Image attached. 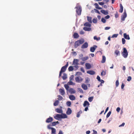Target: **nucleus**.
<instances>
[{
	"label": "nucleus",
	"instance_id": "f257e3e1",
	"mask_svg": "<svg viewBox=\"0 0 134 134\" xmlns=\"http://www.w3.org/2000/svg\"><path fill=\"white\" fill-rule=\"evenodd\" d=\"M84 42V40L83 39L82 40H78L76 41L74 43V47L76 48L80 44H83Z\"/></svg>",
	"mask_w": 134,
	"mask_h": 134
},
{
	"label": "nucleus",
	"instance_id": "f03ea898",
	"mask_svg": "<svg viewBox=\"0 0 134 134\" xmlns=\"http://www.w3.org/2000/svg\"><path fill=\"white\" fill-rule=\"evenodd\" d=\"M75 8H76V13L79 15H81L82 10L81 8V6H78L77 7H76Z\"/></svg>",
	"mask_w": 134,
	"mask_h": 134
},
{
	"label": "nucleus",
	"instance_id": "7ed1b4c3",
	"mask_svg": "<svg viewBox=\"0 0 134 134\" xmlns=\"http://www.w3.org/2000/svg\"><path fill=\"white\" fill-rule=\"evenodd\" d=\"M122 56L125 58H126L128 55V53L125 48H123V51L122 53Z\"/></svg>",
	"mask_w": 134,
	"mask_h": 134
},
{
	"label": "nucleus",
	"instance_id": "20e7f679",
	"mask_svg": "<svg viewBox=\"0 0 134 134\" xmlns=\"http://www.w3.org/2000/svg\"><path fill=\"white\" fill-rule=\"evenodd\" d=\"M75 79L76 82L78 83L81 82L83 80V79L79 76L76 77Z\"/></svg>",
	"mask_w": 134,
	"mask_h": 134
},
{
	"label": "nucleus",
	"instance_id": "39448f33",
	"mask_svg": "<svg viewBox=\"0 0 134 134\" xmlns=\"http://www.w3.org/2000/svg\"><path fill=\"white\" fill-rule=\"evenodd\" d=\"M68 65V63L67 62L66 64L64 66H63L62 68L60 71H62V72H64L66 71V68Z\"/></svg>",
	"mask_w": 134,
	"mask_h": 134
},
{
	"label": "nucleus",
	"instance_id": "423d86ee",
	"mask_svg": "<svg viewBox=\"0 0 134 134\" xmlns=\"http://www.w3.org/2000/svg\"><path fill=\"white\" fill-rule=\"evenodd\" d=\"M127 14L125 11H124L123 14L121 16V20L124 21L125 20V19L126 17Z\"/></svg>",
	"mask_w": 134,
	"mask_h": 134
},
{
	"label": "nucleus",
	"instance_id": "0eeeda50",
	"mask_svg": "<svg viewBox=\"0 0 134 134\" xmlns=\"http://www.w3.org/2000/svg\"><path fill=\"white\" fill-rule=\"evenodd\" d=\"M97 47L96 45H94L93 47H91L90 48V51L92 52H94L96 48Z\"/></svg>",
	"mask_w": 134,
	"mask_h": 134
},
{
	"label": "nucleus",
	"instance_id": "6e6552de",
	"mask_svg": "<svg viewBox=\"0 0 134 134\" xmlns=\"http://www.w3.org/2000/svg\"><path fill=\"white\" fill-rule=\"evenodd\" d=\"M59 91L60 94L62 95H63L65 94V92L64 91V89L63 88H60L59 90Z\"/></svg>",
	"mask_w": 134,
	"mask_h": 134
},
{
	"label": "nucleus",
	"instance_id": "1a4fd4ad",
	"mask_svg": "<svg viewBox=\"0 0 134 134\" xmlns=\"http://www.w3.org/2000/svg\"><path fill=\"white\" fill-rule=\"evenodd\" d=\"M88 43L87 42H85L82 46L81 48L82 49L86 48L88 47Z\"/></svg>",
	"mask_w": 134,
	"mask_h": 134
},
{
	"label": "nucleus",
	"instance_id": "9d476101",
	"mask_svg": "<svg viewBox=\"0 0 134 134\" xmlns=\"http://www.w3.org/2000/svg\"><path fill=\"white\" fill-rule=\"evenodd\" d=\"M79 60L78 59H74L73 62L72 64L74 65H79L78 62Z\"/></svg>",
	"mask_w": 134,
	"mask_h": 134
},
{
	"label": "nucleus",
	"instance_id": "9b49d317",
	"mask_svg": "<svg viewBox=\"0 0 134 134\" xmlns=\"http://www.w3.org/2000/svg\"><path fill=\"white\" fill-rule=\"evenodd\" d=\"M53 120V118L51 117H50L47 119L46 120V122L47 123H49L52 122Z\"/></svg>",
	"mask_w": 134,
	"mask_h": 134
},
{
	"label": "nucleus",
	"instance_id": "f8f14e48",
	"mask_svg": "<svg viewBox=\"0 0 134 134\" xmlns=\"http://www.w3.org/2000/svg\"><path fill=\"white\" fill-rule=\"evenodd\" d=\"M85 66L86 69H89L91 68L90 64L88 63H86L85 64Z\"/></svg>",
	"mask_w": 134,
	"mask_h": 134
},
{
	"label": "nucleus",
	"instance_id": "ddd939ff",
	"mask_svg": "<svg viewBox=\"0 0 134 134\" xmlns=\"http://www.w3.org/2000/svg\"><path fill=\"white\" fill-rule=\"evenodd\" d=\"M68 91L71 94H74L75 93V91L72 88H70L68 90Z\"/></svg>",
	"mask_w": 134,
	"mask_h": 134
},
{
	"label": "nucleus",
	"instance_id": "4468645a",
	"mask_svg": "<svg viewBox=\"0 0 134 134\" xmlns=\"http://www.w3.org/2000/svg\"><path fill=\"white\" fill-rule=\"evenodd\" d=\"M54 118L57 120H58V119H61V114H57L56 115L54 116Z\"/></svg>",
	"mask_w": 134,
	"mask_h": 134
},
{
	"label": "nucleus",
	"instance_id": "2eb2a0df",
	"mask_svg": "<svg viewBox=\"0 0 134 134\" xmlns=\"http://www.w3.org/2000/svg\"><path fill=\"white\" fill-rule=\"evenodd\" d=\"M71 113L72 110L71 109L69 108H68L67 109V110L66 112V114L68 115H69Z\"/></svg>",
	"mask_w": 134,
	"mask_h": 134
},
{
	"label": "nucleus",
	"instance_id": "dca6fc26",
	"mask_svg": "<svg viewBox=\"0 0 134 134\" xmlns=\"http://www.w3.org/2000/svg\"><path fill=\"white\" fill-rule=\"evenodd\" d=\"M87 74H88L91 75H94L95 73V72L93 70H89L87 71Z\"/></svg>",
	"mask_w": 134,
	"mask_h": 134
},
{
	"label": "nucleus",
	"instance_id": "f3484780",
	"mask_svg": "<svg viewBox=\"0 0 134 134\" xmlns=\"http://www.w3.org/2000/svg\"><path fill=\"white\" fill-rule=\"evenodd\" d=\"M82 88L85 90H87L88 89L87 87V85L84 83H83L81 85Z\"/></svg>",
	"mask_w": 134,
	"mask_h": 134
},
{
	"label": "nucleus",
	"instance_id": "a211bd4d",
	"mask_svg": "<svg viewBox=\"0 0 134 134\" xmlns=\"http://www.w3.org/2000/svg\"><path fill=\"white\" fill-rule=\"evenodd\" d=\"M124 37L127 40H129L130 38L129 35H127L126 33H124Z\"/></svg>",
	"mask_w": 134,
	"mask_h": 134
},
{
	"label": "nucleus",
	"instance_id": "6ab92c4d",
	"mask_svg": "<svg viewBox=\"0 0 134 134\" xmlns=\"http://www.w3.org/2000/svg\"><path fill=\"white\" fill-rule=\"evenodd\" d=\"M61 119H65L67 118L68 116L66 114H65L62 113L61 114Z\"/></svg>",
	"mask_w": 134,
	"mask_h": 134
},
{
	"label": "nucleus",
	"instance_id": "aec40b11",
	"mask_svg": "<svg viewBox=\"0 0 134 134\" xmlns=\"http://www.w3.org/2000/svg\"><path fill=\"white\" fill-rule=\"evenodd\" d=\"M55 111L57 113H62L63 112L62 110L60 109L59 108H57L55 109Z\"/></svg>",
	"mask_w": 134,
	"mask_h": 134
},
{
	"label": "nucleus",
	"instance_id": "412c9836",
	"mask_svg": "<svg viewBox=\"0 0 134 134\" xmlns=\"http://www.w3.org/2000/svg\"><path fill=\"white\" fill-rule=\"evenodd\" d=\"M100 12L102 14L105 15H107L108 14V13L107 11H105L104 10H100Z\"/></svg>",
	"mask_w": 134,
	"mask_h": 134
},
{
	"label": "nucleus",
	"instance_id": "4be33fe9",
	"mask_svg": "<svg viewBox=\"0 0 134 134\" xmlns=\"http://www.w3.org/2000/svg\"><path fill=\"white\" fill-rule=\"evenodd\" d=\"M120 8L119 10V12L120 13H122L123 11V7L121 4H120Z\"/></svg>",
	"mask_w": 134,
	"mask_h": 134
},
{
	"label": "nucleus",
	"instance_id": "5701e85b",
	"mask_svg": "<svg viewBox=\"0 0 134 134\" xmlns=\"http://www.w3.org/2000/svg\"><path fill=\"white\" fill-rule=\"evenodd\" d=\"M70 99L72 100H74L75 99V97L73 95H70L69 96Z\"/></svg>",
	"mask_w": 134,
	"mask_h": 134
},
{
	"label": "nucleus",
	"instance_id": "b1692460",
	"mask_svg": "<svg viewBox=\"0 0 134 134\" xmlns=\"http://www.w3.org/2000/svg\"><path fill=\"white\" fill-rule=\"evenodd\" d=\"M73 37L75 38H77L79 37L78 34L76 33H75L73 35Z\"/></svg>",
	"mask_w": 134,
	"mask_h": 134
},
{
	"label": "nucleus",
	"instance_id": "393cba45",
	"mask_svg": "<svg viewBox=\"0 0 134 134\" xmlns=\"http://www.w3.org/2000/svg\"><path fill=\"white\" fill-rule=\"evenodd\" d=\"M90 105L89 103L87 101H85L84 102L83 104V106L84 107H86L87 105L88 106Z\"/></svg>",
	"mask_w": 134,
	"mask_h": 134
},
{
	"label": "nucleus",
	"instance_id": "a878e982",
	"mask_svg": "<svg viewBox=\"0 0 134 134\" xmlns=\"http://www.w3.org/2000/svg\"><path fill=\"white\" fill-rule=\"evenodd\" d=\"M59 122L58 121L56 122H53L51 123V126H54L56 125L57 124H59Z\"/></svg>",
	"mask_w": 134,
	"mask_h": 134
},
{
	"label": "nucleus",
	"instance_id": "bb28decb",
	"mask_svg": "<svg viewBox=\"0 0 134 134\" xmlns=\"http://www.w3.org/2000/svg\"><path fill=\"white\" fill-rule=\"evenodd\" d=\"M83 29L84 30L86 31H90L91 30V29L90 28H88L86 27H84Z\"/></svg>",
	"mask_w": 134,
	"mask_h": 134
},
{
	"label": "nucleus",
	"instance_id": "cd10ccee",
	"mask_svg": "<svg viewBox=\"0 0 134 134\" xmlns=\"http://www.w3.org/2000/svg\"><path fill=\"white\" fill-rule=\"evenodd\" d=\"M94 5L95 6L96 8L98 9H102V8L99 7L98 4L97 3H95L94 4Z\"/></svg>",
	"mask_w": 134,
	"mask_h": 134
},
{
	"label": "nucleus",
	"instance_id": "c85d7f7f",
	"mask_svg": "<svg viewBox=\"0 0 134 134\" xmlns=\"http://www.w3.org/2000/svg\"><path fill=\"white\" fill-rule=\"evenodd\" d=\"M62 78L63 80H65L67 78V74L64 73L63 74V76H62Z\"/></svg>",
	"mask_w": 134,
	"mask_h": 134
},
{
	"label": "nucleus",
	"instance_id": "c756f323",
	"mask_svg": "<svg viewBox=\"0 0 134 134\" xmlns=\"http://www.w3.org/2000/svg\"><path fill=\"white\" fill-rule=\"evenodd\" d=\"M88 58V57L87 56H86L85 57H83L81 58V60L83 61H85Z\"/></svg>",
	"mask_w": 134,
	"mask_h": 134
},
{
	"label": "nucleus",
	"instance_id": "7c9ffc66",
	"mask_svg": "<svg viewBox=\"0 0 134 134\" xmlns=\"http://www.w3.org/2000/svg\"><path fill=\"white\" fill-rule=\"evenodd\" d=\"M92 18L91 17H89L88 16H87V20L90 23H92Z\"/></svg>",
	"mask_w": 134,
	"mask_h": 134
},
{
	"label": "nucleus",
	"instance_id": "2f4dec72",
	"mask_svg": "<svg viewBox=\"0 0 134 134\" xmlns=\"http://www.w3.org/2000/svg\"><path fill=\"white\" fill-rule=\"evenodd\" d=\"M59 103V102L58 100H56L54 103V106H56Z\"/></svg>",
	"mask_w": 134,
	"mask_h": 134
},
{
	"label": "nucleus",
	"instance_id": "473e14b6",
	"mask_svg": "<svg viewBox=\"0 0 134 134\" xmlns=\"http://www.w3.org/2000/svg\"><path fill=\"white\" fill-rule=\"evenodd\" d=\"M106 58L105 56L104 55L102 56V59L101 62L102 63H103L105 62V61Z\"/></svg>",
	"mask_w": 134,
	"mask_h": 134
},
{
	"label": "nucleus",
	"instance_id": "72a5a7b5",
	"mask_svg": "<svg viewBox=\"0 0 134 134\" xmlns=\"http://www.w3.org/2000/svg\"><path fill=\"white\" fill-rule=\"evenodd\" d=\"M84 25L85 26L90 27L91 25L88 22H86L84 24Z\"/></svg>",
	"mask_w": 134,
	"mask_h": 134
},
{
	"label": "nucleus",
	"instance_id": "f704fd0d",
	"mask_svg": "<svg viewBox=\"0 0 134 134\" xmlns=\"http://www.w3.org/2000/svg\"><path fill=\"white\" fill-rule=\"evenodd\" d=\"M115 53L117 56L120 55V51L118 50H116L115 51Z\"/></svg>",
	"mask_w": 134,
	"mask_h": 134
},
{
	"label": "nucleus",
	"instance_id": "c9c22d12",
	"mask_svg": "<svg viewBox=\"0 0 134 134\" xmlns=\"http://www.w3.org/2000/svg\"><path fill=\"white\" fill-rule=\"evenodd\" d=\"M68 70L69 71H71L73 70L74 68L72 66H70L68 68Z\"/></svg>",
	"mask_w": 134,
	"mask_h": 134
},
{
	"label": "nucleus",
	"instance_id": "e433bc0d",
	"mask_svg": "<svg viewBox=\"0 0 134 134\" xmlns=\"http://www.w3.org/2000/svg\"><path fill=\"white\" fill-rule=\"evenodd\" d=\"M57 97H58V100H61L63 99L62 97L60 95H58Z\"/></svg>",
	"mask_w": 134,
	"mask_h": 134
},
{
	"label": "nucleus",
	"instance_id": "4c0bfd02",
	"mask_svg": "<svg viewBox=\"0 0 134 134\" xmlns=\"http://www.w3.org/2000/svg\"><path fill=\"white\" fill-rule=\"evenodd\" d=\"M93 38L94 40H96L97 41H99L100 39V37H97V36H94Z\"/></svg>",
	"mask_w": 134,
	"mask_h": 134
},
{
	"label": "nucleus",
	"instance_id": "58836bf2",
	"mask_svg": "<svg viewBox=\"0 0 134 134\" xmlns=\"http://www.w3.org/2000/svg\"><path fill=\"white\" fill-rule=\"evenodd\" d=\"M106 74V72L104 70H102V72L101 73V75L102 76H104Z\"/></svg>",
	"mask_w": 134,
	"mask_h": 134
},
{
	"label": "nucleus",
	"instance_id": "ea45409f",
	"mask_svg": "<svg viewBox=\"0 0 134 134\" xmlns=\"http://www.w3.org/2000/svg\"><path fill=\"white\" fill-rule=\"evenodd\" d=\"M90 81V79L88 77H87L86 79V80L85 82V83H87L89 82V81Z\"/></svg>",
	"mask_w": 134,
	"mask_h": 134
},
{
	"label": "nucleus",
	"instance_id": "a19ab883",
	"mask_svg": "<svg viewBox=\"0 0 134 134\" xmlns=\"http://www.w3.org/2000/svg\"><path fill=\"white\" fill-rule=\"evenodd\" d=\"M64 86L65 88L67 90H69L68 88H69V86L68 85H67V84L64 85Z\"/></svg>",
	"mask_w": 134,
	"mask_h": 134
},
{
	"label": "nucleus",
	"instance_id": "79ce46f5",
	"mask_svg": "<svg viewBox=\"0 0 134 134\" xmlns=\"http://www.w3.org/2000/svg\"><path fill=\"white\" fill-rule=\"evenodd\" d=\"M68 107H70L71 105V103L70 101H68L66 103Z\"/></svg>",
	"mask_w": 134,
	"mask_h": 134
},
{
	"label": "nucleus",
	"instance_id": "37998d69",
	"mask_svg": "<svg viewBox=\"0 0 134 134\" xmlns=\"http://www.w3.org/2000/svg\"><path fill=\"white\" fill-rule=\"evenodd\" d=\"M52 133H55L56 132V130L55 129L52 128H51Z\"/></svg>",
	"mask_w": 134,
	"mask_h": 134
},
{
	"label": "nucleus",
	"instance_id": "c03bdc74",
	"mask_svg": "<svg viewBox=\"0 0 134 134\" xmlns=\"http://www.w3.org/2000/svg\"><path fill=\"white\" fill-rule=\"evenodd\" d=\"M93 99V97H89L88 98V100L90 102H91Z\"/></svg>",
	"mask_w": 134,
	"mask_h": 134
},
{
	"label": "nucleus",
	"instance_id": "a18cd8bd",
	"mask_svg": "<svg viewBox=\"0 0 134 134\" xmlns=\"http://www.w3.org/2000/svg\"><path fill=\"white\" fill-rule=\"evenodd\" d=\"M111 113V111H109L107 114V116H106V118H108L110 116Z\"/></svg>",
	"mask_w": 134,
	"mask_h": 134
},
{
	"label": "nucleus",
	"instance_id": "49530a36",
	"mask_svg": "<svg viewBox=\"0 0 134 134\" xmlns=\"http://www.w3.org/2000/svg\"><path fill=\"white\" fill-rule=\"evenodd\" d=\"M78 90L81 93H83V91L80 88H78Z\"/></svg>",
	"mask_w": 134,
	"mask_h": 134
},
{
	"label": "nucleus",
	"instance_id": "de8ad7c7",
	"mask_svg": "<svg viewBox=\"0 0 134 134\" xmlns=\"http://www.w3.org/2000/svg\"><path fill=\"white\" fill-rule=\"evenodd\" d=\"M93 22L94 23H96L97 22V18H94L92 20Z\"/></svg>",
	"mask_w": 134,
	"mask_h": 134
},
{
	"label": "nucleus",
	"instance_id": "09e8293b",
	"mask_svg": "<svg viewBox=\"0 0 134 134\" xmlns=\"http://www.w3.org/2000/svg\"><path fill=\"white\" fill-rule=\"evenodd\" d=\"M101 21H102L104 23H105L106 21V20L103 18H102L101 19Z\"/></svg>",
	"mask_w": 134,
	"mask_h": 134
},
{
	"label": "nucleus",
	"instance_id": "8fccbe9b",
	"mask_svg": "<svg viewBox=\"0 0 134 134\" xmlns=\"http://www.w3.org/2000/svg\"><path fill=\"white\" fill-rule=\"evenodd\" d=\"M116 86V87H118L119 85V82L118 80H117L115 82Z\"/></svg>",
	"mask_w": 134,
	"mask_h": 134
},
{
	"label": "nucleus",
	"instance_id": "3c124183",
	"mask_svg": "<svg viewBox=\"0 0 134 134\" xmlns=\"http://www.w3.org/2000/svg\"><path fill=\"white\" fill-rule=\"evenodd\" d=\"M118 36V34H114L111 37V38H114V37H116Z\"/></svg>",
	"mask_w": 134,
	"mask_h": 134
},
{
	"label": "nucleus",
	"instance_id": "603ef678",
	"mask_svg": "<svg viewBox=\"0 0 134 134\" xmlns=\"http://www.w3.org/2000/svg\"><path fill=\"white\" fill-rule=\"evenodd\" d=\"M122 43L123 44H124L125 43V40L124 38H123L122 39Z\"/></svg>",
	"mask_w": 134,
	"mask_h": 134
},
{
	"label": "nucleus",
	"instance_id": "864d4df0",
	"mask_svg": "<svg viewBox=\"0 0 134 134\" xmlns=\"http://www.w3.org/2000/svg\"><path fill=\"white\" fill-rule=\"evenodd\" d=\"M83 57V55L82 54H80L79 56V58L81 59V58Z\"/></svg>",
	"mask_w": 134,
	"mask_h": 134
},
{
	"label": "nucleus",
	"instance_id": "5fc2aeb1",
	"mask_svg": "<svg viewBox=\"0 0 134 134\" xmlns=\"http://www.w3.org/2000/svg\"><path fill=\"white\" fill-rule=\"evenodd\" d=\"M131 79V76H129L128 77L127 79V81H130Z\"/></svg>",
	"mask_w": 134,
	"mask_h": 134
},
{
	"label": "nucleus",
	"instance_id": "6e6d98bb",
	"mask_svg": "<svg viewBox=\"0 0 134 134\" xmlns=\"http://www.w3.org/2000/svg\"><path fill=\"white\" fill-rule=\"evenodd\" d=\"M94 10L96 13H97L99 14H100V13L96 9H94Z\"/></svg>",
	"mask_w": 134,
	"mask_h": 134
},
{
	"label": "nucleus",
	"instance_id": "4d7b16f0",
	"mask_svg": "<svg viewBox=\"0 0 134 134\" xmlns=\"http://www.w3.org/2000/svg\"><path fill=\"white\" fill-rule=\"evenodd\" d=\"M120 110V108L118 107L116 109V110L118 113L119 112Z\"/></svg>",
	"mask_w": 134,
	"mask_h": 134
},
{
	"label": "nucleus",
	"instance_id": "13d9d810",
	"mask_svg": "<svg viewBox=\"0 0 134 134\" xmlns=\"http://www.w3.org/2000/svg\"><path fill=\"white\" fill-rule=\"evenodd\" d=\"M119 16V15L118 13L117 12L115 14V17L116 18H117Z\"/></svg>",
	"mask_w": 134,
	"mask_h": 134
},
{
	"label": "nucleus",
	"instance_id": "bf43d9fd",
	"mask_svg": "<svg viewBox=\"0 0 134 134\" xmlns=\"http://www.w3.org/2000/svg\"><path fill=\"white\" fill-rule=\"evenodd\" d=\"M100 5H103L104 4V2H99L98 3Z\"/></svg>",
	"mask_w": 134,
	"mask_h": 134
},
{
	"label": "nucleus",
	"instance_id": "052dcab7",
	"mask_svg": "<svg viewBox=\"0 0 134 134\" xmlns=\"http://www.w3.org/2000/svg\"><path fill=\"white\" fill-rule=\"evenodd\" d=\"M51 126V125H48L47 126V128L49 129H51V128H52L53 127H50Z\"/></svg>",
	"mask_w": 134,
	"mask_h": 134
},
{
	"label": "nucleus",
	"instance_id": "680f3d73",
	"mask_svg": "<svg viewBox=\"0 0 134 134\" xmlns=\"http://www.w3.org/2000/svg\"><path fill=\"white\" fill-rule=\"evenodd\" d=\"M125 124V123L123 122V123H122V124H121L119 125V127H121V126H124Z\"/></svg>",
	"mask_w": 134,
	"mask_h": 134
},
{
	"label": "nucleus",
	"instance_id": "e2e57ef3",
	"mask_svg": "<svg viewBox=\"0 0 134 134\" xmlns=\"http://www.w3.org/2000/svg\"><path fill=\"white\" fill-rule=\"evenodd\" d=\"M68 83L69 85H72L73 84V82L72 81H70Z\"/></svg>",
	"mask_w": 134,
	"mask_h": 134
},
{
	"label": "nucleus",
	"instance_id": "0e129e2a",
	"mask_svg": "<svg viewBox=\"0 0 134 134\" xmlns=\"http://www.w3.org/2000/svg\"><path fill=\"white\" fill-rule=\"evenodd\" d=\"M97 79L98 81H100V77L98 75L97 76Z\"/></svg>",
	"mask_w": 134,
	"mask_h": 134
},
{
	"label": "nucleus",
	"instance_id": "69168bd1",
	"mask_svg": "<svg viewBox=\"0 0 134 134\" xmlns=\"http://www.w3.org/2000/svg\"><path fill=\"white\" fill-rule=\"evenodd\" d=\"M110 16L109 15H107V16H105V18L106 19H109L110 18Z\"/></svg>",
	"mask_w": 134,
	"mask_h": 134
},
{
	"label": "nucleus",
	"instance_id": "338daca9",
	"mask_svg": "<svg viewBox=\"0 0 134 134\" xmlns=\"http://www.w3.org/2000/svg\"><path fill=\"white\" fill-rule=\"evenodd\" d=\"M93 134H97V132L95 130H93Z\"/></svg>",
	"mask_w": 134,
	"mask_h": 134
},
{
	"label": "nucleus",
	"instance_id": "774afa93",
	"mask_svg": "<svg viewBox=\"0 0 134 134\" xmlns=\"http://www.w3.org/2000/svg\"><path fill=\"white\" fill-rule=\"evenodd\" d=\"M58 134H63V133L62 131L61 130H60Z\"/></svg>",
	"mask_w": 134,
	"mask_h": 134
}]
</instances>
